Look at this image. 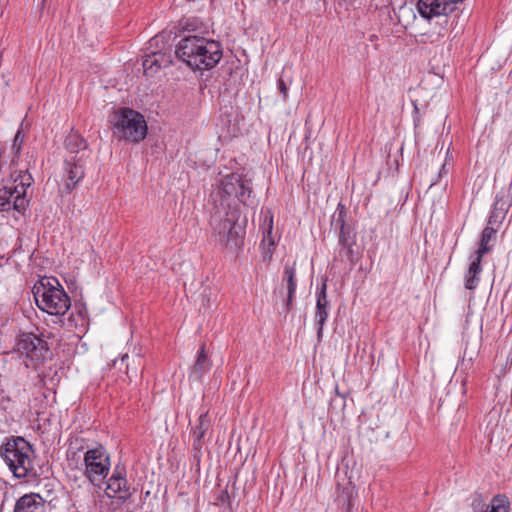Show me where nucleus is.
Masks as SVG:
<instances>
[{"label":"nucleus","mask_w":512,"mask_h":512,"mask_svg":"<svg viewBox=\"0 0 512 512\" xmlns=\"http://www.w3.org/2000/svg\"><path fill=\"white\" fill-rule=\"evenodd\" d=\"M175 53L190 68L198 70L212 69L219 63L223 55L219 42L197 35L181 39Z\"/></svg>","instance_id":"1"},{"label":"nucleus","mask_w":512,"mask_h":512,"mask_svg":"<svg viewBox=\"0 0 512 512\" xmlns=\"http://www.w3.org/2000/svg\"><path fill=\"white\" fill-rule=\"evenodd\" d=\"M34 183L27 170H10L9 176L0 182V213L15 210L24 212L29 205L28 190Z\"/></svg>","instance_id":"2"},{"label":"nucleus","mask_w":512,"mask_h":512,"mask_svg":"<svg viewBox=\"0 0 512 512\" xmlns=\"http://www.w3.org/2000/svg\"><path fill=\"white\" fill-rule=\"evenodd\" d=\"M32 447L23 437H12L0 447V456L19 479L25 478L33 471L31 460Z\"/></svg>","instance_id":"3"},{"label":"nucleus","mask_w":512,"mask_h":512,"mask_svg":"<svg viewBox=\"0 0 512 512\" xmlns=\"http://www.w3.org/2000/svg\"><path fill=\"white\" fill-rule=\"evenodd\" d=\"M56 285L49 280L40 281L33 288V295L37 306L50 315H64L71 306L70 297L63 287L53 279Z\"/></svg>","instance_id":"4"},{"label":"nucleus","mask_w":512,"mask_h":512,"mask_svg":"<svg viewBox=\"0 0 512 512\" xmlns=\"http://www.w3.org/2000/svg\"><path fill=\"white\" fill-rule=\"evenodd\" d=\"M238 219L239 212L236 209L225 212L224 217H212L213 237L222 248L235 251L242 245L244 230L237 224Z\"/></svg>","instance_id":"5"},{"label":"nucleus","mask_w":512,"mask_h":512,"mask_svg":"<svg viewBox=\"0 0 512 512\" xmlns=\"http://www.w3.org/2000/svg\"><path fill=\"white\" fill-rule=\"evenodd\" d=\"M113 136L119 140L139 142L147 134V124L144 117L137 111L124 108L112 116Z\"/></svg>","instance_id":"6"},{"label":"nucleus","mask_w":512,"mask_h":512,"mask_svg":"<svg viewBox=\"0 0 512 512\" xmlns=\"http://www.w3.org/2000/svg\"><path fill=\"white\" fill-rule=\"evenodd\" d=\"M84 476L95 487L101 488L111 469L110 454L102 445L87 448L83 457Z\"/></svg>","instance_id":"7"},{"label":"nucleus","mask_w":512,"mask_h":512,"mask_svg":"<svg viewBox=\"0 0 512 512\" xmlns=\"http://www.w3.org/2000/svg\"><path fill=\"white\" fill-rule=\"evenodd\" d=\"M18 351L28 360L25 361L27 368H35L47 356L48 348L45 341L33 334H23L17 343Z\"/></svg>","instance_id":"8"},{"label":"nucleus","mask_w":512,"mask_h":512,"mask_svg":"<svg viewBox=\"0 0 512 512\" xmlns=\"http://www.w3.org/2000/svg\"><path fill=\"white\" fill-rule=\"evenodd\" d=\"M336 502L339 507L344 509L346 512H350L353 506V500L355 499L357 492L355 489V483L352 480V476L348 475V471L337 472L336 474Z\"/></svg>","instance_id":"9"},{"label":"nucleus","mask_w":512,"mask_h":512,"mask_svg":"<svg viewBox=\"0 0 512 512\" xmlns=\"http://www.w3.org/2000/svg\"><path fill=\"white\" fill-rule=\"evenodd\" d=\"M85 164L86 160H84L83 155H80L79 158H76V155L65 157L63 181L67 193L75 189L77 184L84 178Z\"/></svg>","instance_id":"10"},{"label":"nucleus","mask_w":512,"mask_h":512,"mask_svg":"<svg viewBox=\"0 0 512 512\" xmlns=\"http://www.w3.org/2000/svg\"><path fill=\"white\" fill-rule=\"evenodd\" d=\"M220 191L241 203H245L252 192L251 188L246 186V180L237 173H231L223 178Z\"/></svg>","instance_id":"11"},{"label":"nucleus","mask_w":512,"mask_h":512,"mask_svg":"<svg viewBox=\"0 0 512 512\" xmlns=\"http://www.w3.org/2000/svg\"><path fill=\"white\" fill-rule=\"evenodd\" d=\"M464 0H418L417 11L424 19L446 15L454 11Z\"/></svg>","instance_id":"12"},{"label":"nucleus","mask_w":512,"mask_h":512,"mask_svg":"<svg viewBox=\"0 0 512 512\" xmlns=\"http://www.w3.org/2000/svg\"><path fill=\"white\" fill-rule=\"evenodd\" d=\"M260 228L262 230V258L266 263H270L272 260L273 252L276 246L273 232V214L270 210L261 211L260 214Z\"/></svg>","instance_id":"13"},{"label":"nucleus","mask_w":512,"mask_h":512,"mask_svg":"<svg viewBox=\"0 0 512 512\" xmlns=\"http://www.w3.org/2000/svg\"><path fill=\"white\" fill-rule=\"evenodd\" d=\"M104 483H106V494L109 498L118 497L125 501L132 495L125 471L119 466L115 467L112 475Z\"/></svg>","instance_id":"14"},{"label":"nucleus","mask_w":512,"mask_h":512,"mask_svg":"<svg viewBox=\"0 0 512 512\" xmlns=\"http://www.w3.org/2000/svg\"><path fill=\"white\" fill-rule=\"evenodd\" d=\"M117 364H125V373L129 381L137 378L139 373H141L144 368V359L142 356L141 348L133 347L131 351L129 350L124 353L120 359H115L113 361V365L115 367H117Z\"/></svg>","instance_id":"15"},{"label":"nucleus","mask_w":512,"mask_h":512,"mask_svg":"<svg viewBox=\"0 0 512 512\" xmlns=\"http://www.w3.org/2000/svg\"><path fill=\"white\" fill-rule=\"evenodd\" d=\"M511 205L512 192L510 191V189H502L501 191H499L495 196L493 208L488 219V224H501L504 221Z\"/></svg>","instance_id":"16"},{"label":"nucleus","mask_w":512,"mask_h":512,"mask_svg":"<svg viewBox=\"0 0 512 512\" xmlns=\"http://www.w3.org/2000/svg\"><path fill=\"white\" fill-rule=\"evenodd\" d=\"M327 284L324 281L317 291L316 297V312H315V323L317 327V338L321 340L323 335V328L326 323V320L329 316V301L327 299L326 294Z\"/></svg>","instance_id":"17"},{"label":"nucleus","mask_w":512,"mask_h":512,"mask_svg":"<svg viewBox=\"0 0 512 512\" xmlns=\"http://www.w3.org/2000/svg\"><path fill=\"white\" fill-rule=\"evenodd\" d=\"M282 286L286 288L287 296L285 301V310L289 312L292 309L293 301L295 297V291L297 286L296 279V268L295 263L286 264L284 266L283 276H282Z\"/></svg>","instance_id":"18"},{"label":"nucleus","mask_w":512,"mask_h":512,"mask_svg":"<svg viewBox=\"0 0 512 512\" xmlns=\"http://www.w3.org/2000/svg\"><path fill=\"white\" fill-rule=\"evenodd\" d=\"M14 512H45V500L36 493L25 494L16 501Z\"/></svg>","instance_id":"19"},{"label":"nucleus","mask_w":512,"mask_h":512,"mask_svg":"<svg viewBox=\"0 0 512 512\" xmlns=\"http://www.w3.org/2000/svg\"><path fill=\"white\" fill-rule=\"evenodd\" d=\"M65 148L67 150L66 157L76 155V158H79L80 155H83L84 160L88 158V144L85 139L76 133H71L66 137Z\"/></svg>","instance_id":"20"},{"label":"nucleus","mask_w":512,"mask_h":512,"mask_svg":"<svg viewBox=\"0 0 512 512\" xmlns=\"http://www.w3.org/2000/svg\"><path fill=\"white\" fill-rule=\"evenodd\" d=\"M470 264L465 274L464 285L468 290H474L479 284L480 274L482 272V258L476 255L470 256Z\"/></svg>","instance_id":"21"},{"label":"nucleus","mask_w":512,"mask_h":512,"mask_svg":"<svg viewBox=\"0 0 512 512\" xmlns=\"http://www.w3.org/2000/svg\"><path fill=\"white\" fill-rule=\"evenodd\" d=\"M210 420L208 418V413L204 412L200 414L198 418V423L195 427L192 428L191 434L193 438V447L196 451H200L203 446V439L206 432L210 428Z\"/></svg>","instance_id":"22"},{"label":"nucleus","mask_w":512,"mask_h":512,"mask_svg":"<svg viewBox=\"0 0 512 512\" xmlns=\"http://www.w3.org/2000/svg\"><path fill=\"white\" fill-rule=\"evenodd\" d=\"M169 63L168 58L161 52H152L143 60L142 66L145 75L153 76L161 67Z\"/></svg>","instance_id":"23"},{"label":"nucleus","mask_w":512,"mask_h":512,"mask_svg":"<svg viewBox=\"0 0 512 512\" xmlns=\"http://www.w3.org/2000/svg\"><path fill=\"white\" fill-rule=\"evenodd\" d=\"M494 225H487L481 233V237L478 244V249L473 253L478 257L483 258L485 254L489 253L493 248V243L496 238V229Z\"/></svg>","instance_id":"24"},{"label":"nucleus","mask_w":512,"mask_h":512,"mask_svg":"<svg viewBox=\"0 0 512 512\" xmlns=\"http://www.w3.org/2000/svg\"><path fill=\"white\" fill-rule=\"evenodd\" d=\"M210 367L211 362L206 354L205 345L203 344L198 352L197 359L191 368L190 377L195 380H200Z\"/></svg>","instance_id":"25"},{"label":"nucleus","mask_w":512,"mask_h":512,"mask_svg":"<svg viewBox=\"0 0 512 512\" xmlns=\"http://www.w3.org/2000/svg\"><path fill=\"white\" fill-rule=\"evenodd\" d=\"M344 207L339 205V217L335 220L336 226H340L339 242L344 247H351L350 227L345 224L343 219Z\"/></svg>","instance_id":"26"},{"label":"nucleus","mask_w":512,"mask_h":512,"mask_svg":"<svg viewBox=\"0 0 512 512\" xmlns=\"http://www.w3.org/2000/svg\"><path fill=\"white\" fill-rule=\"evenodd\" d=\"M24 144V134H23V131L22 129H18L15 136H14V140H13V144H12V151L14 153V156L11 160V164H10V170H14V166L16 164V159L18 158L20 152H21V149H22V146Z\"/></svg>","instance_id":"27"},{"label":"nucleus","mask_w":512,"mask_h":512,"mask_svg":"<svg viewBox=\"0 0 512 512\" xmlns=\"http://www.w3.org/2000/svg\"><path fill=\"white\" fill-rule=\"evenodd\" d=\"M508 501L504 496L494 497L485 512H508Z\"/></svg>","instance_id":"28"},{"label":"nucleus","mask_w":512,"mask_h":512,"mask_svg":"<svg viewBox=\"0 0 512 512\" xmlns=\"http://www.w3.org/2000/svg\"><path fill=\"white\" fill-rule=\"evenodd\" d=\"M85 449L84 447V440L76 438L73 442L70 443L68 449H67V459L68 460H74L76 459L78 454L80 452H83Z\"/></svg>","instance_id":"29"},{"label":"nucleus","mask_w":512,"mask_h":512,"mask_svg":"<svg viewBox=\"0 0 512 512\" xmlns=\"http://www.w3.org/2000/svg\"><path fill=\"white\" fill-rule=\"evenodd\" d=\"M10 402L11 398L9 395L3 389H0V405L3 407V409L7 410L9 408Z\"/></svg>","instance_id":"30"},{"label":"nucleus","mask_w":512,"mask_h":512,"mask_svg":"<svg viewBox=\"0 0 512 512\" xmlns=\"http://www.w3.org/2000/svg\"><path fill=\"white\" fill-rule=\"evenodd\" d=\"M277 86H278L279 92L281 93V95L283 96V99L285 100L288 97L287 85L285 84V82L282 79H279Z\"/></svg>","instance_id":"31"},{"label":"nucleus","mask_w":512,"mask_h":512,"mask_svg":"<svg viewBox=\"0 0 512 512\" xmlns=\"http://www.w3.org/2000/svg\"><path fill=\"white\" fill-rule=\"evenodd\" d=\"M442 171H444L446 173V170H445V165L442 166V169L440 171V174L442 173Z\"/></svg>","instance_id":"32"},{"label":"nucleus","mask_w":512,"mask_h":512,"mask_svg":"<svg viewBox=\"0 0 512 512\" xmlns=\"http://www.w3.org/2000/svg\"><path fill=\"white\" fill-rule=\"evenodd\" d=\"M414 109H415V111H418V107H417L416 103H414Z\"/></svg>","instance_id":"33"}]
</instances>
